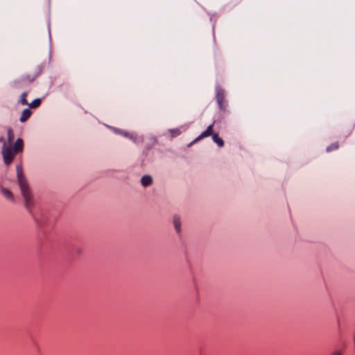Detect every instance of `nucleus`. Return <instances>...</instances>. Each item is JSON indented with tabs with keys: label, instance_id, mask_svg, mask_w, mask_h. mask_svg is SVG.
<instances>
[{
	"label": "nucleus",
	"instance_id": "f257e3e1",
	"mask_svg": "<svg viewBox=\"0 0 355 355\" xmlns=\"http://www.w3.org/2000/svg\"><path fill=\"white\" fill-rule=\"evenodd\" d=\"M17 175L19 185L25 200L26 206L27 208H28L33 205L32 196L29 190L28 184L23 173L22 168L19 166H17Z\"/></svg>",
	"mask_w": 355,
	"mask_h": 355
},
{
	"label": "nucleus",
	"instance_id": "f03ea898",
	"mask_svg": "<svg viewBox=\"0 0 355 355\" xmlns=\"http://www.w3.org/2000/svg\"><path fill=\"white\" fill-rule=\"evenodd\" d=\"M213 126L214 125L211 124L207 127L206 130L202 132L198 137H196L190 144L189 146H191L193 144L205 138L208 137L210 135H212V139L213 141L218 145V147H223L224 146V141L223 140L219 137L217 133L213 134Z\"/></svg>",
	"mask_w": 355,
	"mask_h": 355
},
{
	"label": "nucleus",
	"instance_id": "7ed1b4c3",
	"mask_svg": "<svg viewBox=\"0 0 355 355\" xmlns=\"http://www.w3.org/2000/svg\"><path fill=\"white\" fill-rule=\"evenodd\" d=\"M1 153L3 158L4 163L9 165L13 160L15 153L10 146H7L6 142H3L2 146Z\"/></svg>",
	"mask_w": 355,
	"mask_h": 355
},
{
	"label": "nucleus",
	"instance_id": "20e7f679",
	"mask_svg": "<svg viewBox=\"0 0 355 355\" xmlns=\"http://www.w3.org/2000/svg\"><path fill=\"white\" fill-rule=\"evenodd\" d=\"M216 98L220 110L225 112L227 110L228 105L227 101L225 99V90L221 88L217 87Z\"/></svg>",
	"mask_w": 355,
	"mask_h": 355
},
{
	"label": "nucleus",
	"instance_id": "39448f33",
	"mask_svg": "<svg viewBox=\"0 0 355 355\" xmlns=\"http://www.w3.org/2000/svg\"><path fill=\"white\" fill-rule=\"evenodd\" d=\"M24 148V142L23 140L20 138L17 139L14 144L13 147L12 148V150L15 153H19L23 150Z\"/></svg>",
	"mask_w": 355,
	"mask_h": 355
},
{
	"label": "nucleus",
	"instance_id": "423d86ee",
	"mask_svg": "<svg viewBox=\"0 0 355 355\" xmlns=\"http://www.w3.org/2000/svg\"><path fill=\"white\" fill-rule=\"evenodd\" d=\"M39 73H38L37 75L33 76H32V77H31V76H28V75L23 76L20 78V80H19L17 82H16V83H15V84H16L15 87H19V84L20 83H31L32 81H33V80L35 79V78L38 76V74H39Z\"/></svg>",
	"mask_w": 355,
	"mask_h": 355
},
{
	"label": "nucleus",
	"instance_id": "0eeeda50",
	"mask_svg": "<svg viewBox=\"0 0 355 355\" xmlns=\"http://www.w3.org/2000/svg\"><path fill=\"white\" fill-rule=\"evenodd\" d=\"M32 114V112L29 109H25L23 110L19 121L22 123L26 121Z\"/></svg>",
	"mask_w": 355,
	"mask_h": 355
},
{
	"label": "nucleus",
	"instance_id": "6e6552de",
	"mask_svg": "<svg viewBox=\"0 0 355 355\" xmlns=\"http://www.w3.org/2000/svg\"><path fill=\"white\" fill-rule=\"evenodd\" d=\"M141 183L144 187H148L153 183V178L150 175H145L141 178Z\"/></svg>",
	"mask_w": 355,
	"mask_h": 355
},
{
	"label": "nucleus",
	"instance_id": "1a4fd4ad",
	"mask_svg": "<svg viewBox=\"0 0 355 355\" xmlns=\"http://www.w3.org/2000/svg\"><path fill=\"white\" fill-rule=\"evenodd\" d=\"M1 193L7 199L10 200H14L13 194L9 189L3 187L1 189Z\"/></svg>",
	"mask_w": 355,
	"mask_h": 355
},
{
	"label": "nucleus",
	"instance_id": "9d476101",
	"mask_svg": "<svg viewBox=\"0 0 355 355\" xmlns=\"http://www.w3.org/2000/svg\"><path fill=\"white\" fill-rule=\"evenodd\" d=\"M173 224H174V227H175V229L177 231V232H178V233L180 232V231H181V220L178 216H174Z\"/></svg>",
	"mask_w": 355,
	"mask_h": 355
},
{
	"label": "nucleus",
	"instance_id": "9b49d317",
	"mask_svg": "<svg viewBox=\"0 0 355 355\" xmlns=\"http://www.w3.org/2000/svg\"><path fill=\"white\" fill-rule=\"evenodd\" d=\"M27 95H28V92H23L21 96H20V98L19 100V103L23 105H28V101L26 100V97H27Z\"/></svg>",
	"mask_w": 355,
	"mask_h": 355
},
{
	"label": "nucleus",
	"instance_id": "f8f14e48",
	"mask_svg": "<svg viewBox=\"0 0 355 355\" xmlns=\"http://www.w3.org/2000/svg\"><path fill=\"white\" fill-rule=\"evenodd\" d=\"M41 104V99L40 98H35L33 100L31 103H28V105L30 108L35 109L38 107Z\"/></svg>",
	"mask_w": 355,
	"mask_h": 355
},
{
	"label": "nucleus",
	"instance_id": "ddd939ff",
	"mask_svg": "<svg viewBox=\"0 0 355 355\" xmlns=\"http://www.w3.org/2000/svg\"><path fill=\"white\" fill-rule=\"evenodd\" d=\"M8 135V141L10 144H11L15 138L14 132L12 131V129L11 128H9L7 131Z\"/></svg>",
	"mask_w": 355,
	"mask_h": 355
},
{
	"label": "nucleus",
	"instance_id": "4468645a",
	"mask_svg": "<svg viewBox=\"0 0 355 355\" xmlns=\"http://www.w3.org/2000/svg\"><path fill=\"white\" fill-rule=\"evenodd\" d=\"M338 146H339L338 143L336 142V143H334V144H331L330 146H327L326 148V150H327V152H331L332 150L338 149Z\"/></svg>",
	"mask_w": 355,
	"mask_h": 355
},
{
	"label": "nucleus",
	"instance_id": "2eb2a0df",
	"mask_svg": "<svg viewBox=\"0 0 355 355\" xmlns=\"http://www.w3.org/2000/svg\"><path fill=\"white\" fill-rule=\"evenodd\" d=\"M170 132L171 133V136L175 137L181 134V130L179 128H175L170 130Z\"/></svg>",
	"mask_w": 355,
	"mask_h": 355
},
{
	"label": "nucleus",
	"instance_id": "dca6fc26",
	"mask_svg": "<svg viewBox=\"0 0 355 355\" xmlns=\"http://www.w3.org/2000/svg\"><path fill=\"white\" fill-rule=\"evenodd\" d=\"M331 355H342V351L340 349L333 351Z\"/></svg>",
	"mask_w": 355,
	"mask_h": 355
},
{
	"label": "nucleus",
	"instance_id": "f3484780",
	"mask_svg": "<svg viewBox=\"0 0 355 355\" xmlns=\"http://www.w3.org/2000/svg\"><path fill=\"white\" fill-rule=\"evenodd\" d=\"M121 135H123V136L125 137H129V133L126 132H124V131H121L120 132Z\"/></svg>",
	"mask_w": 355,
	"mask_h": 355
},
{
	"label": "nucleus",
	"instance_id": "a211bd4d",
	"mask_svg": "<svg viewBox=\"0 0 355 355\" xmlns=\"http://www.w3.org/2000/svg\"><path fill=\"white\" fill-rule=\"evenodd\" d=\"M0 142H1L3 144V142H5L4 138L3 137H0Z\"/></svg>",
	"mask_w": 355,
	"mask_h": 355
}]
</instances>
